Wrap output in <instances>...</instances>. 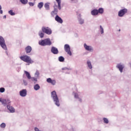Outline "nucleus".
I'll return each instance as SVG.
<instances>
[{"label":"nucleus","instance_id":"f257e3e1","mask_svg":"<svg viewBox=\"0 0 131 131\" xmlns=\"http://www.w3.org/2000/svg\"><path fill=\"white\" fill-rule=\"evenodd\" d=\"M51 98L56 106L57 107H59L60 106V101H59V97H58V95H57V93L55 91H54L51 92Z\"/></svg>","mask_w":131,"mask_h":131},{"label":"nucleus","instance_id":"f03ea898","mask_svg":"<svg viewBox=\"0 0 131 131\" xmlns=\"http://www.w3.org/2000/svg\"><path fill=\"white\" fill-rule=\"evenodd\" d=\"M38 44L39 46H42V47H46V46H52V41H51L50 38H46L43 40L39 41Z\"/></svg>","mask_w":131,"mask_h":131},{"label":"nucleus","instance_id":"7ed1b4c3","mask_svg":"<svg viewBox=\"0 0 131 131\" xmlns=\"http://www.w3.org/2000/svg\"><path fill=\"white\" fill-rule=\"evenodd\" d=\"M20 59H21L24 62L28 63V65H29V64H32L34 63V61L31 59V58H30V56H29L28 55L21 56L20 57Z\"/></svg>","mask_w":131,"mask_h":131},{"label":"nucleus","instance_id":"20e7f679","mask_svg":"<svg viewBox=\"0 0 131 131\" xmlns=\"http://www.w3.org/2000/svg\"><path fill=\"white\" fill-rule=\"evenodd\" d=\"M25 74H26V76L27 77L28 79H30L31 81H33L34 83V84L36 83L37 82V78L35 77H31V75H30V73L29 72L25 71H24Z\"/></svg>","mask_w":131,"mask_h":131},{"label":"nucleus","instance_id":"39448f33","mask_svg":"<svg viewBox=\"0 0 131 131\" xmlns=\"http://www.w3.org/2000/svg\"><path fill=\"white\" fill-rule=\"evenodd\" d=\"M0 46L5 51H7L8 50V48H7V45H6V41H5V39L3 36H0Z\"/></svg>","mask_w":131,"mask_h":131},{"label":"nucleus","instance_id":"423d86ee","mask_svg":"<svg viewBox=\"0 0 131 131\" xmlns=\"http://www.w3.org/2000/svg\"><path fill=\"white\" fill-rule=\"evenodd\" d=\"M0 102H1L3 105H4V106H7V107L11 105V100H10V99H2V98H0Z\"/></svg>","mask_w":131,"mask_h":131},{"label":"nucleus","instance_id":"0eeeda50","mask_svg":"<svg viewBox=\"0 0 131 131\" xmlns=\"http://www.w3.org/2000/svg\"><path fill=\"white\" fill-rule=\"evenodd\" d=\"M41 29L44 33H46V34H48V35L52 34V30L50 28L42 27Z\"/></svg>","mask_w":131,"mask_h":131},{"label":"nucleus","instance_id":"6e6552de","mask_svg":"<svg viewBox=\"0 0 131 131\" xmlns=\"http://www.w3.org/2000/svg\"><path fill=\"white\" fill-rule=\"evenodd\" d=\"M64 49L65 52L67 53L68 55H69V56H72V53L71 52V51H70V46H69V45H64Z\"/></svg>","mask_w":131,"mask_h":131},{"label":"nucleus","instance_id":"1a4fd4ad","mask_svg":"<svg viewBox=\"0 0 131 131\" xmlns=\"http://www.w3.org/2000/svg\"><path fill=\"white\" fill-rule=\"evenodd\" d=\"M83 47L85 51H88V52H94V47H93V46L88 45L86 43H84Z\"/></svg>","mask_w":131,"mask_h":131},{"label":"nucleus","instance_id":"9d476101","mask_svg":"<svg viewBox=\"0 0 131 131\" xmlns=\"http://www.w3.org/2000/svg\"><path fill=\"white\" fill-rule=\"evenodd\" d=\"M127 13V9L124 8L120 10L118 12L119 17H123Z\"/></svg>","mask_w":131,"mask_h":131},{"label":"nucleus","instance_id":"9b49d317","mask_svg":"<svg viewBox=\"0 0 131 131\" xmlns=\"http://www.w3.org/2000/svg\"><path fill=\"white\" fill-rule=\"evenodd\" d=\"M124 64L121 63H118L116 66V68H117V69H119L120 73H122V72H123V69L124 68Z\"/></svg>","mask_w":131,"mask_h":131},{"label":"nucleus","instance_id":"f8f14e48","mask_svg":"<svg viewBox=\"0 0 131 131\" xmlns=\"http://www.w3.org/2000/svg\"><path fill=\"white\" fill-rule=\"evenodd\" d=\"M51 52L52 54H54V55H58V54H59V50H58V48L55 47H52L51 48Z\"/></svg>","mask_w":131,"mask_h":131},{"label":"nucleus","instance_id":"ddd939ff","mask_svg":"<svg viewBox=\"0 0 131 131\" xmlns=\"http://www.w3.org/2000/svg\"><path fill=\"white\" fill-rule=\"evenodd\" d=\"M19 95L20 97H26L27 96V90L26 89H23L19 92Z\"/></svg>","mask_w":131,"mask_h":131},{"label":"nucleus","instance_id":"4468645a","mask_svg":"<svg viewBox=\"0 0 131 131\" xmlns=\"http://www.w3.org/2000/svg\"><path fill=\"white\" fill-rule=\"evenodd\" d=\"M55 20V21H57L58 23H60V24H62V23H63V19H62L61 17L58 15H56Z\"/></svg>","mask_w":131,"mask_h":131},{"label":"nucleus","instance_id":"2eb2a0df","mask_svg":"<svg viewBox=\"0 0 131 131\" xmlns=\"http://www.w3.org/2000/svg\"><path fill=\"white\" fill-rule=\"evenodd\" d=\"M86 65L88 69H90L91 70L93 69V65L92 64V62H91V60H87Z\"/></svg>","mask_w":131,"mask_h":131},{"label":"nucleus","instance_id":"dca6fc26","mask_svg":"<svg viewBox=\"0 0 131 131\" xmlns=\"http://www.w3.org/2000/svg\"><path fill=\"white\" fill-rule=\"evenodd\" d=\"M7 107L11 113H14L15 112V108H14V107L10 105H8Z\"/></svg>","mask_w":131,"mask_h":131},{"label":"nucleus","instance_id":"f3484780","mask_svg":"<svg viewBox=\"0 0 131 131\" xmlns=\"http://www.w3.org/2000/svg\"><path fill=\"white\" fill-rule=\"evenodd\" d=\"M25 51L27 54H29L32 51V48L31 46H28L25 48Z\"/></svg>","mask_w":131,"mask_h":131},{"label":"nucleus","instance_id":"a211bd4d","mask_svg":"<svg viewBox=\"0 0 131 131\" xmlns=\"http://www.w3.org/2000/svg\"><path fill=\"white\" fill-rule=\"evenodd\" d=\"M74 95V98H75V99H78L79 102H80V103H81V102H82V99L79 97H78V93H73Z\"/></svg>","mask_w":131,"mask_h":131},{"label":"nucleus","instance_id":"6ab92c4d","mask_svg":"<svg viewBox=\"0 0 131 131\" xmlns=\"http://www.w3.org/2000/svg\"><path fill=\"white\" fill-rule=\"evenodd\" d=\"M98 10L97 9H94L91 11V14L93 16H97V15H98Z\"/></svg>","mask_w":131,"mask_h":131},{"label":"nucleus","instance_id":"aec40b11","mask_svg":"<svg viewBox=\"0 0 131 131\" xmlns=\"http://www.w3.org/2000/svg\"><path fill=\"white\" fill-rule=\"evenodd\" d=\"M78 21L79 22V24H80V25H82L84 23V19L79 17L78 19Z\"/></svg>","mask_w":131,"mask_h":131},{"label":"nucleus","instance_id":"412c9836","mask_svg":"<svg viewBox=\"0 0 131 131\" xmlns=\"http://www.w3.org/2000/svg\"><path fill=\"white\" fill-rule=\"evenodd\" d=\"M42 31H39L38 32V35L40 36V38H42L45 36V33Z\"/></svg>","mask_w":131,"mask_h":131},{"label":"nucleus","instance_id":"4be33fe9","mask_svg":"<svg viewBox=\"0 0 131 131\" xmlns=\"http://www.w3.org/2000/svg\"><path fill=\"white\" fill-rule=\"evenodd\" d=\"M44 7L46 10H47V11H49V10H50V4L49 3H46L44 5Z\"/></svg>","mask_w":131,"mask_h":131},{"label":"nucleus","instance_id":"5701e85b","mask_svg":"<svg viewBox=\"0 0 131 131\" xmlns=\"http://www.w3.org/2000/svg\"><path fill=\"white\" fill-rule=\"evenodd\" d=\"M39 89H40V86H39L38 84H36L34 85V90H35V91H38Z\"/></svg>","mask_w":131,"mask_h":131},{"label":"nucleus","instance_id":"b1692460","mask_svg":"<svg viewBox=\"0 0 131 131\" xmlns=\"http://www.w3.org/2000/svg\"><path fill=\"white\" fill-rule=\"evenodd\" d=\"M58 4V10H61V0H55Z\"/></svg>","mask_w":131,"mask_h":131},{"label":"nucleus","instance_id":"393cba45","mask_svg":"<svg viewBox=\"0 0 131 131\" xmlns=\"http://www.w3.org/2000/svg\"><path fill=\"white\" fill-rule=\"evenodd\" d=\"M19 2L21 4H23V5H27L28 3V0H19Z\"/></svg>","mask_w":131,"mask_h":131},{"label":"nucleus","instance_id":"a878e982","mask_svg":"<svg viewBox=\"0 0 131 131\" xmlns=\"http://www.w3.org/2000/svg\"><path fill=\"white\" fill-rule=\"evenodd\" d=\"M65 60V58L63 56H59L58 57V61L59 62H63Z\"/></svg>","mask_w":131,"mask_h":131},{"label":"nucleus","instance_id":"bb28decb","mask_svg":"<svg viewBox=\"0 0 131 131\" xmlns=\"http://www.w3.org/2000/svg\"><path fill=\"white\" fill-rule=\"evenodd\" d=\"M38 8H39L40 9L43 7V3L40 2L39 3L38 5H37Z\"/></svg>","mask_w":131,"mask_h":131},{"label":"nucleus","instance_id":"cd10ccee","mask_svg":"<svg viewBox=\"0 0 131 131\" xmlns=\"http://www.w3.org/2000/svg\"><path fill=\"white\" fill-rule=\"evenodd\" d=\"M99 31H100L101 34H104V28H103V27H102L101 25L100 26Z\"/></svg>","mask_w":131,"mask_h":131},{"label":"nucleus","instance_id":"c85d7f7f","mask_svg":"<svg viewBox=\"0 0 131 131\" xmlns=\"http://www.w3.org/2000/svg\"><path fill=\"white\" fill-rule=\"evenodd\" d=\"M98 14H103L104 13V9L102 8H99L98 10Z\"/></svg>","mask_w":131,"mask_h":131},{"label":"nucleus","instance_id":"c756f323","mask_svg":"<svg viewBox=\"0 0 131 131\" xmlns=\"http://www.w3.org/2000/svg\"><path fill=\"white\" fill-rule=\"evenodd\" d=\"M103 120L104 123H105L106 124H108V123H109V120L106 118H103Z\"/></svg>","mask_w":131,"mask_h":131},{"label":"nucleus","instance_id":"7c9ffc66","mask_svg":"<svg viewBox=\"0 0 131 131\" xmlns=\"http://www.w3.org/2000/svg\"><path fill=\"white\" fill-rule=\"evenodd\" d=\"M8 13L11 16H15V12H13V10H10V11H8Z\"/></svg>","mask_w":131,"mask_h":131},{"label":"nucleus","instance_id":"2f4dec72","mask_svg":"<svg viewBox=\"0 0 131 131\" xmlns=\"http://www.w3.org/2000/svg\"><path fill=\"white\" fill-rule=\"evenodd\" d=\"M35 77H36V78H38V77H39V72H38V71H36L35 73Z\"/></svg>","mask_w":131,"mask_h":131},{"label":"nucleus","instance_id":"473e14b6","mask_svg":"<svg viewBox=\"0 0 131 131\" xmlns=\"http://www.w3.org/2000/svg\"><path fill=\"white\" fill-rule=\"evenodd\" d=\"M6 89L4 87L0 88V93H5Z\"/></svg>","mask_w":131,"mask_h":131},{"label":"nucleus","instance_id":"72a5a7b5","mask_svg":"<svg viewBox=\"0 0 131 131\" xmlns=\"http://www.w3.org/2000/svg\"><path fill=\"white\" fill-rule=\"evenodd\" d=\"M0 127L2 128H5V127H6V123H2L1 125H0Z\"/></svg>","mask_w":131,"mask_h":131},{"label":"nucleus","instance_id":"f704fd0d","mask_svg":"<svg viewBox=\"0 0 131 131\" xmlns=\"http://www.w3.org/2000/svg\"><path fill=\"white\" fill-rule=\"evenodd\" d=\"M50 83H51V84H52L53 85H55V84H56V80H51V82Z\"/></svg>","mask_w":131,"mask_h":131},{"label":"nucleus","instance_id":"c9c22d12","mask_svg":"<svg viewBox=\"0 0 131 131\" xmlns=\"http://www.w3.org/2000/svg\"><path fill=\"white\" fill-rule=\"evenodd\" d=\"M23 83L24 85L26 86L28 84V82L26 80H23Z\"/></svg>","mask_w":131,"mask_h":131},{"label":"nucleus","instance_id":"e433bc0d","mask_svg":"<svg viewBox=\"0 0 131 131\" xmlns=\"http://www.w3.org/2000/svg\"><path fill=\"white\" fill-rule=\"evenodd\" d=\"M52 79L51 78H49L47 79V82H48V83H51V82H52Z\"/></svg>","mask_w":131,"mask_h":131},{"label":"nucleus","instance_id":"4c0bfd02","mask_svg":"<svg viewBox=\"0 0 131 131\" xmlns=\"http://www.w3.org/2000/svg\"><path fill=\"white\" fill-rule=\"evenodd\" d=\"M53 12H55V15H57L58 13V9L54 8Z\"/></svg>","mask_w":131,"mask_h":131},{"label":"nucleus","instance_id":"58836bf2","mask_svg":"<svg viewBox=\"0 0 131 131\" xmlns=\"http://www.w3.org/2000/svg\"><path fill=\"white\" fill-rule=\"evenodd\" d=\"M29 5L30 6V7H33V6H34V3L32 2H29Z\"/></svg>","mask_w":131,"mask_h":131},{"label":"nucleus","instance_id":"ea45409f","mask_svg":"<svg viewBox=\"0 0 131 131\" xmlns=\"http://www.w3.org/2000/svg\"><path fill=\"white\" fill-rule=\"evenodd\" d=\"M62 70H71V68H63L62 69Z\"/></svg>","mask_w":131,"mask_h":131},{"label":"nucleus","instance_id":"a19ab883","mask_svg":"<svg viewBox=\"0 0 131 131\" xmlns=\"http://www.w3.org/2000/svg\"><path fill=\"white\" fill-rule=\"evenodd\" d=\"M51 15L52 16H55V15H57V14H56V12H54V11H52L51 12Z\"/></svg>","mask_w":131,"mask_h":131},{"label":"nucleus","instance_id":"79ce46f5","mask_svg":"<svg viewBox=\"0 0 131 131\" xmlns=\"http://www.w3.org/2000/svg\"><path fill=\"white\" fill-rule=\"evenodd\" d=\"M0 14H3V10H2V6L0 5Z\"/></svg>","mask_w":131,"mask_h":131},{"label":"nucleus","instance_id":"37998d69","mask_svg":"<svg viewBox=\"0 0 131 131\" xmlns=\"http://www.w3.org/2000/svg\"><path fill=\"white\" fill-rule=\"evenodd\" d=\"M3 18H4V19H6V18H7V16L4 15V16H3Z\"/></svg>","mask_w":131,"mask_h":131},{"label":"nucleus","instance_id":"c03bdc74","mask_svg":"<svg viewBox=\"0 0 131 131\" xmlns=\"http://www.w3.org/2000/svg\"><path fill=\"white\" fill-rule=\"evenodd\" d=\"M7 55H8V52L6 51Z\"/></svg>","mask_w":131,"mask_h":131},{"label":"nucleus","instance_id":"a18cd8bd","mask_svg":"<svg viewBox=\"0 0 131 131\" xmlns=\"http://www.w3.org/2000/svg\"><path fill=\"white\" fill-rule=\"evenodd\" d=\"M73 131H75V130H73Z\"/></svg>","mask_w":131,"mask_h":131},{"label":"nucleus","instance_id":"49530a36","mask_svg":"<svg viewBox=\"0 0 131 131\" xmlns=\"http://www.w3.org/2000/svg\"><path fill=\"white\" fill-rule=\"evenodd\" d=\"M56 7H57V5H56Z\"/></svg>","mask_w":131,"mask_h":131},{"label":"nucleus","instance_id":"de8ad7c7","mask_svg":"<svg viewBox=\"0 0 131 131\" xmlns=\"http://www.w3.org/2000/svg\"><path fill=\"white\" fill-rule=\"evenodd\" d=\"M71 1H73V0H71Z\"/></svg>","mask_w":131,"mask_h":131},{"label":"nucleus","instance_id":"09e8293b","mask_svg":"<svg viewBox=\"0 0 131 131\" xmlns=\"http://www.w3.org/2000/svg\"><path fill=\"white\" fill-rule=\"evenodd\" d=\"M34 1H36V0H34Z\"/></svg>","mask_w":131,"mask_h":131}]
</instances>
